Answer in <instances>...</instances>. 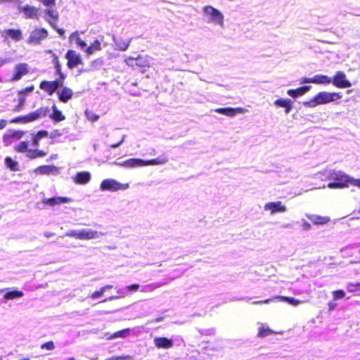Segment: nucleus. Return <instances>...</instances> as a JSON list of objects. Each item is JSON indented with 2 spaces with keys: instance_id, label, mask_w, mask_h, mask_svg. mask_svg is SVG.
Instances as JSON below:
<instances>
[{
  "instance_id": "8fccbe9b",
  "label": "nucleus",
  "mask_w": 360,
  "mask_h": 360,
  "mask_svg": "<svg viewBox=\"0 0 360 360\" xmlns=\"http://www.w3.org/2000/svg\"><path fill=\"white\" fill-rule=\"evenodd\" d=\"M349 185H353L360 188V179H354L349 176Z\"/></svg>"
},
{
  "instance_id": "a211bd4d",
  "label": "nucleus",
  "mask_w": 360,
  "mask_h": 360,
  "mask_svg": "<svg viewBox=\"0 0 360 360\" xmlns=\"http://www.w3.org/2000/svg\"><path fill=\"white\" fill-rule=\"evenodd\" d=\"M216 112L219 114L233 117L237 114L244 112L245 110L243 108H218L214 110Z\"/></svg>"
},
{
  "instance_id": "79ce46f5",
  "label": "nucleus",
  "mask_w": 360,
  "mask_h": 360,
  "mask_svg": "<svg viewBox=\"0 0 360 360\" xmlns=\"http://www.w3.org/2000/svg\"><path fill=\"white\" fill-rule=\"evenodd\" d=\"M332 293L334 300L342 299L345 296V292L342 290H336L333 291Z\"/></svg>"
},
{
  "instance_id": "6e6d98bb",
  "label": "nucleus",
  "mask_w": 360,
  "mask_h": 360,
  "mask_svg": "<svg viewBox=\"0 0 360 360\" xmlns=\"http://www.w3.org/2000/svg\"><path fill=\"white\" fill-rule=\"evenodd\" d=\"M328 311H331L336 307L337 304L335 302H329L328 303Z\"/></svg>"
},
{
  "instance_id": "09e8293b",
  "label": "nucleus",
  "mask_w": 360,
  "mask_h": 360,
  "mask_svg": "<svg viewBox=\"0 0 360 360\" xmlns=\"http://www.w3.org/2000/svg\"><path fill=\"white\" fill-rule=\"evenodd\" d=\"M274 300H276L273 297L272 298H268L264 300H257L252 302L253 304H269L272 302Z\"/></svg>"
},
{
  "instance_id": "6e6552de",
  "label": "nucleus",
  "mask_w": 360,
  "mask_h": 360,
  "mask_svg": "<svg viewBox=\"0 0 360 360\" xmlns=\"http://www.w3.org/2000/svg\"><path fill=\"white\" fill-rule=\"evenodd\" d=\"M48 35V31L45 28H35L30 32L27 42L31 44H39Z\"/></svg>"
},
{
  "instance_id": "a18cd8bd",
  "label": "nucleus",
  "mask_w": 360,
  "mask_h": 360,
  "mask_svg": "<svg viewBox=\"0 0 360 360\" xmlns=\"http://www.w3.org/2000/svg\"><path fill=\"white\" fill-rule=\"evenodd\" d=\"M103 293H104V291L103 290V289L101 288L99 290H96V291L92 292L91 294H90L89 295V297H90L91 299H96V298L102 296Z\"/></svg>"
},
{
  "instance_id": "774afa93",
  "label": "nucleus",
  "mask_w": 360,
  "mask_h": 360,
  "mask_svg": "<svg viewBox=\"0 0 360 360\" xmlns=\"http://www.w3.org/2000/svg\"><path fill=\"white\" fill-rule=\"evenodd\" d=\"M348 288L350 292H353L354 290V287H348Z\"/></svg>"
},
{
  "instance_id": "37998d69",
  "label": "nucleus",
  "mask_w": 360,
  "mask_h": 360,
  "mask_svg": "<svg viewBox=\"0 0 360 360\" xmlns=\"http://www.w3.org/2000/svg\"><path fill=\"white\" fill-rule=\"evenodd\" d=\"M40 348L41 349H46V350H53L55 348L54 343L52 340L48 341L44 344H41L40 346Z\"/></svg>"
},
{
  "instance_id": "c9c22d12",
  "label": "nucleus",
  "mask_w": 360,
  "mask_h": 360,
  "mask_svg": "<svg viewBox=\"0 0 360 360\" xmlns=\"http://www.w3.org/2000/svg\"><path fill=\"white\" fill-rule=\"evenodd\" d=\"M5 164L13 172L19 170V164L16 160H13L11 157L5 158Z\"/></svg>"
},
{
  "instance_id": "bf43d9fd",
  "label": "nucleus",
  "mask_w": 360,
  "mask_h": 360,
  "mask_svg": "<svg viewBox=\"0 0 360 360\" xmlns=\"http://www.w3.org/2000/svg\"><path fill=\"white\" fill-rule=\"evenodd\" d=\"M347 287L360 288V282L357 283H349L347 284Z\"/></svg>"
},
{
  "instance_id": "cd10ccee",
  "label": "nucleus",
  "mask_w": 360,
  "mask_h": 360,
  "mask_svg": "<svg viewBox=\"0 0 360 360\" xmlns=\"http://www.w3.org/2000/svg\"><path fill=\"white\" fill-rule=\"evenodd\" d=\"M311 86H303L295 89H288L287 94L292 98H297L305 94L310 89Z\"/></svg>"
},
{
  "instance_id": "20e7f679",
  "label": "nucleus",
  "mask_w": 360,
  "mask_h": 360,
  "mask_svg": "<svg viewBox=\"0 0 360 360\" xmlns=\"http://www.w3.org/2000/svg\"><path fill=\"white\" fill-rule=\"evenodd\" d=\"M14 150L18 153H27V157L30 159L42 158L46 155V153L44 150L30 149L28 141L20 142L18 145L14 146Z\"/></svg>"
},
{
  "instance_id": "4468645a",
  "label": "nucleus",
  "mask_w": 360,
  "mask_h": 360,
  "mask_svg": "<svg viewBox=\"0 0 360 360\" xmlns=\"http://www.w3.org/2000/svg\"><path fill=\"white\" fill-rule=\"evenodd\" d=\"M50 110L48 106L40 107L33 112L27 114L29 122L44 118L49 114Z\"/></svg>"
},
{
  "instance_id": "2f4dec72",
  "label": "nucleus",
  "mask_w": 360,
  "mask_h": 360,
  "mask_svg": "<svg viewBox=\"0 0 360 360\" xmlns=\"http://www.w3.org/2000/svg\"><path fill=\"white\" fill-rule=\"evenodd\" d=\"M314 84H329L332 82L331 77L324 75H316L313 77Z\"/></svg>"
},
{
  "instance_id": "f03ea898",
  "label": "nucleus",
  "mask_w": 360,
  "mask_h": 360,
  "mask_svg": "<svg viewBox=\"0 0 360 360\" xmlns=\"http://www.w3.org/2000/svg\"><path fill=\"white\" fill-rule=\"evenodd\" d=\"M169 161L168 158L165 155H162L157 158L151 159L149 160H143L136 158H130L123 162H119L118 165L124 167H137L148 165H164Z\"/></svg>"
},
{
  "instance_id": "4d7b16f0",
  "label": "nucleus",
  "mask_w": 360,
  "mask_h": 360,
  "mask_svg": "<svg viewBox=\"0 0 360 360\" xmlns=\"http://www.w3.org/2000/svg\"><path fill=\"white\" fill-rule=\"evenodd\" d=\"M7 124V122L5 120H0V129H2L6 127Z\"/></svg>"
},
{
  "instance_id": "4be33fe9",
  "label": "nucleus",
  "mask_w": 360,
  "mask_h": 360,
  "mask_svg": "<svg viewBox=\"0 0 360 360\" xmlns=\"http://www.w3.org/2000/svg\"><path fill=\"white\" fill-rule=\"evenodd\" d=\"M154 343L158 348L169 349L173 347L172 340L166 337H158L154 339Z\"/></svg>"
},
{
  "instance_id": "c03bdc74",
  "label": "nucleus",
  "mask_w": 360,
  "mask_h": 360,
  "mask_svg": "<svg viewBox=\"0 0 360 360\" xmlns=\"http://www.w3.org/2000/svg\"><path fill=\"white\" fill-rule=\"evenodd\" d=\"M75 35V41L76 44L80 46L81 48H84L86 46V44L84 41H83L79 37H78L77 32L72 34V37Z\"/></svg>"
},
{
  "instance_id": "2eb2a0df",
  "label": "nucleus",
  "mask_w": 360,
  "mask_h": 360,
  "mask_svg": "<svg viewBox=\"0 0 360 360\" xmlns=\"http://www.w3.org/2000/svg\"><path fill=\"white\" fill-rule=\"evenodd\" d=\"M45 20L53 27L59 20V14L56 9L47 8L44 11Z\"/></svg>"
},
{
  "instance_id": "9b49d317",
  "label": "nucleus",
  "mask_w": 360,
  "mask_h": 360,
  "mask_svg": "<svg viewBox=\"0 0 360 360\" xmlns=\"http://www.w3.org/2000/svg\"><path fill=\"white\" fill-rule=\"evenodd\" d=\"M331 79V83L337 88L345 89L352 86V83L347 79L344 72L338 71Z\"/></svg>"
},
{
  "instance_id": "39448f33",
  "label": "nucleus",
  "mask_w": 360,
  "mask_h": 360,
  "mask_svg": "<svg viewBox=\"0 0 360 360\" xmlns=\"http://www.w3.org/2000/svg\"><path fill=\"white\" fill-rule=\"evenodd\" d=\"M64 80L56 79L53 81L43 80L39 83V88L48 95H53L56 91L63 86Z\"/></svg>"
},
{
  "instance_id": "dca6fc26",
  "label": "nucleus",
  "mask_w": 360,
  "mask_h": 360,
  "mask_svg": "<svg viewBox=\"0 0 360 360\" xmlns=\"http://www.w3.org/2000/svg\"><path fill=\"white\" fill-rule=\"evenodd\" d=\"M59 171V168L55 165H40L34 169V173L37 175H49L57 174Z\"/></svg>"
},
{
  "instance_id": "bb28decb",
  "label": "nucleus",
  "mask_w": 360,
  "mask_h": 360,
  "mask_svg": "<svg viewBox=\"0 0 360 360\" xmlns=\"http://www.w3.org/2000/svg\"><path fill=\"white\" fill-rule=\"evenodd\" d=\"M307 218L315 225H324L330 220L329 217L320 216L317 214H308Z\"/></svg>"
},
{
  "instance_id": "338daca9",
  "label": "nucleus",
  "mask_w": 360,
  "mask_h": 360,
  "mask_svg": "<svg viewBox=\"0 0 360 360\" xmlns=\"http://www.w3.org/2000/svg\"><path fill=\"white\" fill-rule=\"evenodd\" d=\"M24 103H25V98H20V103H19V107H22L24 105Z\"/></svg>"
},
{
  "instance_id": "f704fd0d",
  "label": "nucleus",
  "mask_w": 360,
  "mask_h": 360,
  "mask_svg": "<svg viewBox=\"0 0 360 360\" xmlns=\"http://www.w3.org/2000/svg\"><path fill=\"white\" fill-rule=\"evenodd\" d=\"M101 49V42L98 40H95L94 42H92L90 46L86 47L85 52L88 55L93 54L95 51H100Z\"/></svg>"
},
{
  "instance_id": "f257e3e1",
  "label": "nucleus",
  "mask_w": 360,
  "mask_h": 360,
  "mask_svg": "<svg viewBox=\"0 0 360 360\" xmlns=\"http://www.w3.org/2000/svg\"><path fill=\"white\" fill-rule=\"evenodd\" d=\"M341 98L342 95L340 93L321 91L309 101H304L303 104L306 107L314 108L338 101Z\"/></svg>"
},
{
  "instance_id": "58836bf2",
  "label": "nucleus",
  "mask_w": 360,
  "mask_h": 360,
  "mask_svg": "<svg viewBox=\"0 0 360 360\" xmlns=\"http://www.w3.org/2000/svg\"><path fill=\"white\" fill-rule=\"evenodd\" d=\"M84 114L87 120L91 122H96L99 119V116L91 110H86Z\"/></svg>"
},
{
  "instance_id": "aec40b11",
  "label": "nucleus",
  "mask_w": 360,
  "mask_h": 360,
  "mask_svg": "<svg viewBox=\"0 0 360 360\" xmlns=\"http://www.w3.org/2000/svg\"><path fill=\"white\" fill-rule=\"evenodd\" d=\"M264 210H269L271 213H276L284 212L286 210V208L281 201H277L265 204Z\"/></svg>"
},
{
  "instance_id": "b1692460",
  "label": "nucleus",
  "mask_w": 360,
  "mask_h": 360,
  "mask_svg": "<svg viewBox=\"0 0 360 360\" xmlns=\"http://www.w3.org/2000/svg\"><path fill=\"white\" fill-rule=\"evenodd\" d=\"M102 235L101 233H98L94 230H80L79 231V240H90L98 237Z\"/></svg>"
},
{
  "instance_id": "7ed1b4c3",
  "label": "nucleus",
  "mask_w": 360,
  "mask_h": 360,
  "mask_svg": "<svg viewBox=\"0 0 360 360\" xmlns=\"http://www.w3.org/2000/svg\"><path fill=\"white\" fill-rule=\"evenodd\" d=\"M328 179L333 181L327 185L330 189H342L349 186V176L341 172L330 171Z\"/></svg>"
},
{
  "instance_id": "de8ad7c7",
  "label": "nucleus",
  "mask_w": 360,
  "mask_h": 360,
  "mask_svg": "<svg viewBox=\"0 0 360 360\" xmlns=\"http://www.w3.org/2000/svg\"><path fill=\"white\" fill-rule=\"evenodd\" d=\"M34 85H30L29 86H27L25 88H23V89H20L18 91V94H25L27 93L32 92L34 90Z\"/></svg>"
},
{
  "instance_id": "3c124183",
  "label": "nucleus",
  "mask_w": 360,
  "mask_h": 360,
  "mask_svg": "<svg viewBox=\"0 0 360 360\" xmlns=\"http://www.w3.org/2000/svg\"><path fill=\"white\" fill-rule=\"evenodd\" d=\"M127 359H129L128 356H113L105 360H124Z\"/></svg>"
},
{
  "instance_id": "5701e85b",
  "label": "nucleus",
  "mask_w": 360,
  "mask_h": 360,
  "mask_svg": "<svg viewBox=\"0 0 360 360\" xmlns=\"http://www.w3.org/2000/svg\"><path fill=\"white\" fill-rule=\"evenodd\" d=\"M274 104L279 108H283L286 114L290 113L292 109V102L288 98H278L274 101Z\"/></svg>"
},
{
  "instance_id": "6ab92c4d",
  "label": "nucleus",
  "mask_w": 360,
  "mask_h": 360,
  "mask_svg": "<svg viewBox=\"0 0 360 360\" xmlns=\"http://www.w3.org/2000/svg\"><path fill=\"white\" fill-rule=\"evenodd\" d=\"M91 176L89 172L84 171L77 172L75 176H73V181L77 184H86L91 180Z\"/></svg>"
},
{
  "instance_id": "69168bd1",
  "label": "nucleus",
  "mask_w": 360,
  "mask_h": 360,
  "mask_svg": "<svg viewBox=\"0 0 360 360\" xmlns=\"http://www.w3.org/2000/svg\"><path fill=\"white\" fill-rule=\"evenodd\" d=\"M303 226L305 229H309L311 228V225L308 222H304Z\"/></svg>"
},
{
  "instance_id": "e2e57ef3",
  "label": "nucleus",
  "mask_w": 360,
  "mask_h": 360,
  "mask_svg": "<svg viewBox=\"0 0 360 360\" xmlns=\"http://www.w3.org/2000/svg\"><path fill=\"white\" fill-rule=\"evenodd\" d=\"M122 142H123V139L121 140L120 141L117 142V143L112 144L111 147L112 148H116V147L119 146Z\"/></svg>"
},
{
  "instance_id": "c85d7f7f",
  "label": "nucleus",
  "mask_w": 360,
  "mask_h": 360,
  "mask_svg": "<svg viewBox=\"0 0 360 360\" xmlns=\"http://www.w3.org/2000/svg\"><path fill=\"white\" fill-rule=\"evenodd\" d=\"M49 133L46 130H40L32 135V146L34 148V149H37V148L39 146L40 139L47 137Z\"/></svg>"
},
{
  "instance_id": "ddd939ff",
  "label": "nucleus",
  "mask_w": 360,
  "mask_h": 360,
  "mask_svg": "<svg viewBox=\"0 0 360 360\" xmlns=\"http://www.w3.org/2000/svg\"><path fill=\"white\" fill-rule=\"evenodd\" d=\"M1 36L4 40L12 39L15 41L22 39V33L20 29H5L1 32Z\"/></svg>"
},
{
  "instance_id": "72a5a7b5",
  "label": "nucleus",
  "mask_w": 360,
  "mask_h": 360,
  "mask_svg": "<svg viewBox=\"0 0 360 360\" xmlns=\"http://www.w3.org/2000/svg\"><path fill=\"white\" fill-rule=\"evenodd\" d=\"M274 298H276V300H278L279 301L287 302L288 304L293 305V306H297L298 304L302 303L301 300H296L294 297H291L276 295V296H274Z\"/></svg>"
},
{
  "instance_id": "7c9ffc66",
  "label": "nucleus",
  "mask_w": 360,
  "mask_h": 360,
  "mask_svg": "<svg viewBox=\"0 0 360 360\" xmlns=\"http://www.w3.org/2000/svg\"><path fill=\"white\" fill-rule=\"evenodd\" d=\"M24 135L22 131H14L10 134L4 136V141L8 144L11 143L13 140H18Z\"/></svg>"
},
{
  "instance_id": "412c9836",
  "label": "nucleus",
  "mask_w": 360,
  "mask_h": 360,
  "mask_svg": "<svg viewBox=\"0 0 360 360\" xmlns=\"http://www.w3.org/2000/svg\"><path fill=\"white\" fill-rule=\"evenodd\" d=\"M73 96V91L68 86H62V89L58 91V100L62 103H67Z\"/></svg>"
},
{
  "instance_id": "5fc2aeb1",
  "label": "nucleus",
  "mask_w": 360,
  "mask_h": 360,
  "mask_svg": "<svg viewBox=\"0 0 360 360\" xmlns=\"http://www.w3.org/2000/svg\"><path fill=\"white\" fill-rule=\"evenodd\" d=\"M139 284H131L129 286H127V289L129 290H134L136 291L139 289Z\"/></svg>"
},
{
  "instance_id": "a19ab883",
  "label": "nucleus",
  "mask_w": 360,
  "mask_h": 360,
  "mask_svg": "<svg viewBox=\"0 0 360 360\" xmlns=\"http://www.w3.org/2000/svg\"><path fill=\"white\" fill-rule=\"evenodd\" d=\"M11 122L17 123V122H22V123H29L27 114L23 116H19L17 117H15L11 120Z\"/></svg>"
},
{
  "instance_id": "423d86ee",
  "label": "nucleus",
  "mask_w": 360,
  "mask_h": 360,
  "mask_svg": "<svg viewBox=\"0 0 360 360\" xmlns=\"http://www.w3.org/2000/svg\"><path fill=\"white\" fill-rule=\"evenodd\" d=\"M203 11L209 17L210 21L223 25L224 15L219 10L212 6H205L203 7Z\"/></svg>"
},
{
  "instance_id": "f8f14e48",
  "label": "nucleus",
  "mask_w": 360,
  "mask_h": 360,
  "mask_svg": "<svg viewBox=\"0 0 360 360\" xmlns=\"http://www.w3.org/2000/svg\"><path fill=\"white\" fill-rule=\"evenodd\" d=\"M30 72L29 65L25 63H20L15 65L14 73L10 79V81H18L22 77L27 75Z\"/></svg>"
},
{
  "instance_id": "4c0bfd02",
  "label": "nucleus",
  "mask_w": 360,
  "mask_h": 360,
  "mask_svg": "<svg viewBox=\"0 0 360 360\" xmlns=\"http://www.w3.org/2000/svg\"><path fill=\"white\" fill-rule=\"evenodd\" d=\"M274 333V331L270 329L269 327H265L262 326L259 328V332L257 334V337L259 338H264L266 336L270 335Z\"/></svg>"
},
{
  "instance_id": "ea45409f",
  "label": "nucleus",
  "mask_w": 360,
  "mask_h": 360,
  "mask_svg": "<svg viewBox=\"0 0 360 360\" xmlns=\"http://www.w3.org/2000/svg\"><path fill=\"white\" fill-rule=\"evenodd\" d=\"M117 49L120 51H125L129 46V41H120L116 42Z\"/></svg>"
},
{
  "instance_id": "1a4fd4ad",
  "label": "nucleus",
  "mask_w": 360,
  "mask_h": 360,
  "mask_svg": "<svg viewBox=\"0 0 360 360\" xmlns=\"http://www.w3.org/2000/svg\"><path fill=\"white\" fill-rule=\"evenodd\" d=\"M67 59V67L72 70L77 68L78 65L83 64V60L81 55L76 52L75 50H68L65 56Z\"/></svg>"
},
{
  "instance_id": "a878e982",
  "label": "nucleus",
  "mask_w": 360,
  "mask_h": 360,
  "mask_svg": "<svg viewBox=\"0 0 360 360\" xmlns=\"http://www.w3.org/2000/svg\"><path fill=\"white\" fill-rule=\"evenodd\" d=\"M51 108L52 112L48 115L54 122H60L65 120V115L57 108L56 104H53Z\"/></svg>"
},
{
  "instance_id": "0eeeda50",
  "label": "nucleus",
  "mask_w": 360,
  "mask_h": 360,
  "mask_svg": "<svg viewBox=\"0 0 360 360\" xmlns=\"http://www.w3.org/2000/svg\"><path fill=\"white\" fill-rule=\"evenodd\" d=\"M127 187V185L122 184L112 179H104L100 184V189L103 191H117L120 190H124Z\"/></svg>"
},
{
  "instance_id": "603ef678",
  "label": "nucleus",
  "mask_w": 360,
  "mask_h": 360,
  "mask_svg": "<svg viewBox=\"0 0 360 360\" xmlns=\"http://www.w3.org/2000/svg\"><path fill=\"white\" fill-rule=\"evenodd\" d=\"M40 1L46 6H53L56 4V0H40Z\"/></svg>"
},
{
  "instance_id": "f3484780",
  "label": "nucleus",
  "mask_w": 360,
  "mask_h": 360,
  "mask_svg": "<svg viewBox=\"0 0 360 360\" xmlns=\"http://www.w3.org/2000/svg\"><path fill=\"white\" fill-rule=\"evenodd\" d=\"M21 11L28 19L38 20L40 16V9L32 6L25 5L21 8Z\"/></svg>"
},
{
  "instance_id": "e433bc0d",
  "label": "nucleus",
  "mask_w": 360,
  "mask_h": 360,
  "mask_svg": "<svg viewBox=\"0 0 360 360\" xmlns=\"http://www.w3.org/2000/svg\"><path fill=\"white\" fill-rule=\"evenodd\" d=\"M129 333H130V330L129 328H124V329H122V330H120L119 331L114 333L109 337L108 339L111 340V339H115V338H124L127 337L129 335Z\"/></svg>"
},
{
  "instance_id": "9d476101",
  "label": "nucleus",
  "mask_w": 360,
  "mask_h": 360,
  "mask_svg": "<svg viewBox=\"0 0 360 360\" xmlns=\"http://www.w3.org/2000/svg\"><path fill=\"white\" fill-rule=\"evenodd\" d=\"M124 60L129 66L132 68H146L150 65V58L148 56H139L136 58L129 56Z\"/></svg>"
},
{
  "instance_id": "473e14b6",
  "label": "nucleus",
  "mask_w": 360,
  "mask_h": 360,
  "mask_svg": "<svg viewBox=\"0 0 360 360\" xmlns=\"http://www.w3.org/2000/svg\"><path fill=\"white\" fill-rule=\"evenodd\" d=\"M53 63L54 65V68L56 70V74L58 75V79L65 80V75L63 73L62 69H61V65L60 63L58 57L56 56H54L53 58Z\"/></svg>"
},
{
  "instance_id": "49530a36",
  "label": "nucleus",
  "mask_w": 360,
  "mask_h": 360,
  "mask_svg": "<svg viewBox=\"0 0 360 360\" xmlns=\"http://www.w3.org/2000/svg\"><path fill=\"white\" fill-rule=\"evenodd\" d=\"M63 236L72 237L79 239V231L72 230L64 234Z\"/></svg>"
},
{
  "instance_id": "680f3d73",
  "label": "nucleus",
  "mask_w": 360,
  "mask_h": 360,
  "mask_svg": "<svg viewBox=\"0 0 360 360\" xmlns=\"http://www.w3.org/2000/svg\"><path fill=\"white\" fill-rule=\"evenodd\" d=\"M163 319H164L163 317H158V318L155 319L154 320L150 321V323H153V322H155V323L160 322V321H162L163 320Z\"/></svg>"
},
{
  "instance_id": "052dcab7",
  "label": "nucleus",
  "mask_w": 360,
  "mask_h": 360,
  "mask_svg": "<svg viewBox=\"0 0 360 360\" xmlns=\"http://www.w3.org/2000/svg\"><path fill=\"white\" fill-rule=\"evenodd\" d=\"M112 288V285H106L102 287V289L104 292L106 291L107 290H110Z\"/></svg>"
},
{
  "instance_id": "13d9d810",
  "label": "nucleus",
  "mask_w": 360,
  "mask_h": 360,
  "mask_svg": "<svg viewBox=\"0 0 360 360\" xmlns=\"http://www.w3.org/2000/svg\"><path fill=\"white\" fill-rule=\"evenodd\" d=\"M302 83H313L314 84L313 77H311V78H304L302 81Z\"/></svg>"
},
{
  "instance_id": "0e129e2a",
  "label": "nucleus",
  "mask_w": 360,
  "mask_h": 360,
  "mask_svg": "<svg viewBox=\"0 0 360 360\" xmlns=\"http://www.w3.org/2000/svg\"><path fill=\"white\" fill-rule=\"evenodd\" d=\"M55 233H51V232H46L44 233V236L46 237V238H50L53 236H54Z\"/></svg>"
},
{
  "instance_id": "c756f323",
  "label": "nucleus",
  "mask_w": 360,
  "mask_h": 360,
  "mask_svg": "<svg viewBox=\"0 0 360 360\" xmlns=\"http://www.w3.org/2000/svg\"><path fill=\"white\" fill-rule=\"evenodd\" d=\"M24 295V293L18 290H11V289H6V292L4 295V298L5 300H14L17 298H20Z\"/></svg>"
},
{
  "instance_id": "393cba45",
  "label": "nucleus",
  "mask_w": 360,
  "mask_h": 360,
  "mask_svg": "<svg viewBox=\"0 0 360 360\" xmlns=\"http://www.w3.org/2000/svg\"><path fill=\"white\" fill-rule=\"evenodd\" d=\"M70 201V199L65 197H54L50 198H44L42 202L49 206H54L63 203H66Z\"/></svg>"
},
{
  "instance_id": "864d4df0",
  "label": "nucleus",
  "mask_w": 360,
  "mask_h": 360,
  "mask_svg": "<svg viewBox=\"0 0 360 360\" xmlns=\"http://www.w3.org/2000/svg\"><path fill=\"white\" fill-rule=\"evenodd\" d=\"M54 30H56V32L61 36V37H64V35H65V30L63 29V28H59L57 27V24L56 23V28H53Z\"/></svg>"
}]
</instances>
